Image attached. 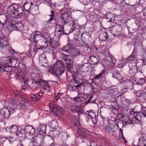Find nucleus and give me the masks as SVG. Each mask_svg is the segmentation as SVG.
I'll use <instances>...</instances> for the list:
<instances>
[{"mask_svg":"<svg viewBox=\"0 0 146 146\" xmlns=\"http://www.w3.org/2000/svg\"><path fill=\"white\" fill-rule=\"evenodd\" d=\"M8 15L14 19L20 18L23 12V7L21 5L14 3L9 6L7 10Z\"/></svg>","mask_w":146,"mask_h":146,"instance_id":"nucleus-1","label":"nucleus"},{"mask_svg":"<svg viewBox=\"0 0 146 146\" xmlns=\"http://www.w3.org/2000/svg\"><path fill=\"white\" fill-rule=\"evenodd\" d=\"M64 70V66L63 62L58 60L51 67L49 72L57 76L63 73Z\"/></svg>","mask_w":146,"mask_h":146,"instance_id":"nucleus-2","label":"nucleus"},{"mask_svg":"<svg viewBox=\"0 0 146 146\" xmlns=\"http://www.w3.org/2000/svg\"><path fill=\"white\" fill-rule=\"evenodd\" d=\"M61 57L63 60L67 64V69L68 71L71 72V70L72 69L73 66V60L70 55H67L65 54L61 53Z\"/></svg>","mask_w":146,"mask_h":146,"instance_id":"nucleus-3","label":"nucleus"},{"mask_svg":"<svg viewBox=\"0 0 146 146\" xmlns=\"http://www.w3.org/2000/svg\"><path fill=\"white\" fill-rule=\"evenodd\" d=\"M30 40L31 42H33L35 41V42L37 43H41L42 42H44L47 46L48 45V42L46 39L43 36H41L39 35H36L32 33L31 35Z\"/></svg>","mask_w":146,"mask_h":146,"instance_id":"nucleus-4","label":"nucleus"},{"mask_svg":"<svg viewBox=\"0 0 146 146\" xmlns=\"http://www.w3.org/2000/svg\"><path fill=\"white\" fill-rule=\"evenodd\" d=\"M69 84H72V85H76L77 87H79L80 88L84 87V85L83 84L84 82L82 80L75 76V75L73 76V78L69 82Z\"/></svg>","mask_w":146,"mask_h":146,"instance_id":"nucleus-5","label":"nucleus"},{"mask_svg":"<svg viewBox=\"0 0 146 146\" xmlns=\"http://www.w3.org/2000/svg\"><path fill=\"white\" fill-rule=\"evenodd\" d=\"M50 108V112L53 113L54 115H57L60 114H63L64 112V109L61 107H60L57 106H54V104H52Z\"/></svg>","mask_w":146,"mask_h":146,"instance_id":"nucleus-6","label":"nucleus"},{"mask_svg":"<svg viewBox=\"0 0 146 146\" xmlns=\"http://www.w3.org/2000/svg\"><path fill=\"white\" fill-rule=\"evenodd\" d=\"M23 9L25 11L28 12H30L33 8H35L36 9H38V7L37 5H36L35 4H33L32 2H26L24 5Z\"/></svg>","mask_w":146,"mask_h":146,"instance_id":"nucleus-7","label":"nucleus"},{"mask_svg":"<svg viewBox=\"0 0 146 146\" xmlns=\"http://www.w3.org/2000/svg\"><path fill=\"white\" fill-rule=\"evenodd\" d=\"M70 17V13L65 12L62 14L60 18V23H64V25L66 24H68L69 21L68 19Z\"/></svg>","mask_w":146,"mask_h":146,"instance_id":"nucleus-8","label":"nucleus"},{"mask_svg":"<svg viewBox=\"0 0 146 146\" xmlns=\"http://www.w3.org/2000/svg\"><path fill=\"white\" fill-rule=\"evenodd\" d=\"M11 66L9 65H3L0 66V72H6L9 76L10 75V72H11Z\"/></svg>","mask_w":146,"mask_h":146,"instance_id":"nucleus-9","label":"nucleus"},{"mask_svg":"<svg viewBox=\"0 0 146 146\" xmlns=\"http://www.w3.org/2000/svg\"><path fill=\"white\" fill-rule=\"evenodd\" d=\"M114 126L115 125L114 124H110V123H108L104 128L106 133L111 134L113 133L114 132Z\"/></svg>","mask_w":146,"mask_h":146,"instance_id":"nucleus-10","label":"nucleus"},{"mask_svg":"<svg viewBox=\"0 0 146 146\" xmlns=\"http://www.w3.org/2000/svg\"><path fill=\"white\" fill-rule=\"evenodd\" d=\"M1 119L3 117L5 119L8 118L10 115V111L7 108H3L0 111Z\"/></svg>","mask_w":146,"mask_h":146,"instance_id":"nucleus-11","label":"nucleus"},{"mask_svg":"<svg viewBox=\"0 0 146 146\" xmlns=\"http://www.w3.org/2000/svg\"><path fill=\"white\" fill-rule=\"evenodd\" d=\"M46 83L42 79L38 80H35L33 81L31 84V86L32 88H37L39 86H40L42 85L43 83Z\"/></svg>","mask_w":146,"mask_h":146,"instance_id":"nucleus-12","label":"nucleus"},{"mask_svg":"<svg viewBox=\"0 0 146 146\" xmlns=\"http://www.w3.org/2000/svg\"><path fill=\"white\" fill-rule=\"evenodd\" d=\"M24 131L25 134L30 135H32L35 133V130L31 125H27L24 128Z\"/></svg>","mask_w":146,"mask_h":146,"instance_id":"nucleus-13","label":"nucleus"},{"mask_svg":"<svg viewBox=\"0 0 146 146\" xmlns=\"http://www.w3.org/2000/svg\"><path fill=\"white\" fill-rule=\"evenodd\" d=\"M129 72L131 76H133L137 73V69L135 63H129Z\"/></svg>","mask_w":146,"mask_h":146,"instance_id":"nucleus-14","label":"nucleus"},{"mask_svg":"<svg viewBox=\"0 0 146 146\" xmlns=\"http://www.w3.org/2000/svg\"><path fill=\"white\" fill-rule=\"evenodd\" d=\"M108 35L107 32L102 30L100 31L99 33L98 38L102 41L106 40L108 38Z\"/></svg>","mask_w":146,"mask_h":146,"instance_id":"nucleus-15","label":"nucleus"},{"mask_svg":"<svg viewBox=\"0 0 146 146\" xmlns=\"http://www.w3.org/2000/svg\"><path fill=\"white\" fill-rule=\"evenodd\" d=\"M7 37L4 35L2 34L0 38V44L1 47H6L7 46Z\"/></svg>","mask_w":146,"mask_h":146,"instance_id":"nucleus-16","label":"nucleus"},{"mask_svg":"<svg viewBox=\"0 0 146 146\" xmlns=\"http://www.w3.org/2000/svg\"><path fill=\"white\" fill-rule=\"evenodd\" d=\"M111 73L113 77L115 78L118 81L122 80L123 77L119 74L118 71L114 69L112 71Z\"/></svg>","mask_w":146,"mask_h":146,"instance_id":"nucleus-17","label":"nucleus"},{"mask_svg":"<svg viewBox=\"0 0 146 146\" xmlns=\"http://www.w3.org/2000/svg\"><path fill=\"white\" fill-rule=\"evenodd\" d=\"M5 130L7 132L10 133H15L17 132L18 127L16 125H13L10 127H8L5 128Z\"/></svg>","mask_w":146,"mask_h":146,"instance_id":"nucleus-18","label":"nucleus"},{"mask_svg":"<svg viewBox=\"0 0 146 146\" xmlns=\"http://www.w3.org/2000/svg\"><path fill=\"white\" fill-rule=\"evenodd\" d=\"M91 66V65L90 63L88 62L85 63L81 66L79 70H80V71H82V72H86L88 71Z\"/></svg>","mask_w":146,"mask_h":146,"instance_id":"nucleus-19","label":"nucleus"},{"mask_svg":"<svg viewBox=\"0 0 146 146\" xmlns=\"http://www.w3.org/2000/svg\"><path fill=\"white\" fill-rule=\"evenodd\" d=\"M44 93L43 92L40 91L36 94H33L31 96V99L33 101H36L39 99L42 96V94Z\"/></svg>","mask_w":146,"mask_h":146,"instance_id":"nucleus-20","label":"nucleus"},{"mask_svg":"<svg viewBox=\"0 0 146 146\" xmlns=\"http://www.w3.org/2000/svg\"><path fill=\"white\" fill-rule=\"evenodd\" d=\"M73 44L72 43H68L66 46H63L64 50L66 52L70 53L73 50Z\"/></svg>","mask_w":146,"mask_h":146,"instance_id":"nucleus-21","label":"nucleus"},{"mask_svg":"<svg viewBox=\"0 0 146 146\" xmlns=\"http://www.w3.org/2000/svg\"><path fill=\"white\" fill-rule=\"evenodd\" d=\"M78 135H79L80 136H81V138L86 139V134L85 131L84 130H83L82 129H81L78 128L76 131Z\"/></svg>","mask_w":146,"mask_h":146,"instance_id":"nucleus-22","label":"nucleus"},{"mask_svg":"<svg viewBox=\"0 0 146 146\" xmlns=\"http://www.w3.org/2000/svg\"><path fill=\"white\" fill-rule=\"evenodd\" d=\"M106 71L104 70H103V71L100 74H98L96 75L92 79V83L93 82H94V81H93V80H95L96 81L98 80H99L101 78H102L103 75L104 74L105 72Z\"/></svg>","mask_w":146,"mask_h":146,"instance_id":"nucleus-23","label":"nucleus"},{"mask_svg":"<svg viewBox=\"0 0 146 146\" xmlns=\"http://www.w3.org/2000/svg\"><path fill=\"white\" fill-rule=\"evenodd\" d=\"M8 18H7L6 15L5 14H0V22L2 23H8Z\"/></svg>","mask_w":146,"mask_h":146,"instance_id":"nucleus-24","label":"nucleus"},{"mask_svg":"<svg viewBox=\"0 0 146 146\" xmlns=\"http://www.w3.org/2000/svg\"><path fill=\"white\" fill-rule=\"evenodd\" d=\"M40 129L39 132L40 134L43 136L46 133V125L43 124L40 126Z\"/></svg>","mask_w":146,"mask_h":146,"instance_id":"nucleus-25","label":"nucleus"},{"mask_svg":"<svg viewBox=\"0 0 146 146\" xmlns=\"http://www.w3.org/2000/svg\"><path fill=\"white\" fill-rule=\"evenodd\" d=\"M50 46L53 48H56L59 46V44L58 42L53 40V39H51L50 40Z\"/></svg>","mask_w":146,"mask_h":146,"instance_id":"nucleus-26","label":"nucleus"},{"mask_svg":"<svg viewBox=\"0 0 146 146\" xmlns=\"http://www.w3.org/2000/svg\"><path fill=\"white\" fill-rule=\"evenodd\" d=\"M11 65L12 66L17 67L19 65V62L17 58L12 57Z\"/></svg>","mask_w":146,"mask_h":146,"instance_id":"nucleus-27","label":"nucleus"},{"mask_svg":"<svg viewBox=\"0 0 146 146\" xmlns=\"http://www.w3.org/2000/svg\"><path fill=\"white\" fill-rule=\"evenodd\" d=\"M68 107L70 111L75 112L76 110H77V108H78V106L74 105L72 103H69L68 104Z\"/></svg>","mask_w":146,"mask_h":146,"instance_id":"nucleus-28","label":"nucleus"},{"mask_svg":"<svg viewBox=\"0 0 146 146\" xmlns=\"http://www.w3.org/2000/svg\"><path fill=\"white\" fill-rule=\"evenodd\" d=\"M58 27L59 28V29H58V31L57 30V31L58 32H61V33H60L58 34V37L60 38V37L61 36V34L63 35L65 34V31L64 30V25H59ZM65 34L66 35V33H65Z\"/></svg>","mask_w":146,"mask_h":146,"instance_id":"nucleus-29","label":"nucleus"},{"mask_svg":"<svg viewBox=\"0 0 146 146\" xmlns=\"http://www.w3.org/2000/svg\"><path fill=\"white\" fill-rule=\"evenodd\" d=\"M89 60L94 65L96 64L98 62V58L94 56H91L89 58Z\"/></svg>","mask_w":146,"mask_h":146,"instance_id":"nucleus-30","label":"nucleus"},{"mask_svg":"<svg viewBox=\"0 0 146 146\" xmlns=\"http://www.w3.org/2000/svg\"><path fill=\"white\" fill-rule=\"evenodd\" d=\"M18 103V101L15 99H11L9 100L8 102L9 107H13L17 105Z\"/></svg>","mask_w":146,"mask_h":146,"instance_id":"nucleus-31","label":"nucleus"},{"mask_svg":"<svg viewBox=\"0 0 146 146\" xmlns=\"http://www.w3.org/2000/svg\"><path fill=\"white\" fill-rule=\"evenodd\" d=\"M68 24L70 25V26L71 27L70 30V33H72L73 31H74L76 29V25L75 23H74L72 21H70Z\"/></svg>","mask_w":146,"mask_h":146,"instance_id":"nucleus-32","label":"nucleus"},{"mask_svg":"<svg viewBox=\"0 0 146 146\" xmlns=\"http://www.w3.org/2000/svg\"><path fill=\"white\" fill-rule=\"evenodd\" d=\"M12 58V57L11 56L4 58L3 59L4 62H3L4 65H8V64H9L11 65Z\"/></svg>","mask_w":146,"mask_h":146,"instance_id":"nucleus-33","label":"nucleus"},{"mask_svg":"<svg viewBox=\"0 0 146 146\" xmlns=\"http://www.w3.org/2000/svg\"><path fill=\"white\" fill-rule=\"evenodd\" d=\"M40 142V143L37 141H36L33 145V146H44L43 140L42 139L39 138L38 141Z\"/></svg>","mask_w":146,"mask_h":146,"instance_id":"nucleus-34","label":"nucleus"},{"mask_svg":"<svg viewBox=\"0 0 146 146\" xmlns=\"http://www.w3.org/2000/svg\"><path fill=\"white\" fill-rule=\"evenodd\" d=\"M50 127L53 129L56 128L58 126V123L56 120H53L50 123Z\"/></svg>","mask_w":146,"mask_h":146,"instance_id":"nucleus-35","label":"nucleus"},{"mask_svg":"<svg viewBox=\"0 0 146 146\" xmlns=\"http://www.w3.org/2000/svg\"><path fill=\"white\" fill-rule=\"evenodd\" d=\"M134 52L133 51L131 54L127 58V60L128 62H130L136 59V56L134 54Z\"/></svg>","mask_w":146,"mask_h":146,"instance_id":"nucleus-36","label":"nucleus"},{"mask_svg":"<svg viewBox=\"0 0 146 146\" xmlns=\"http://www.w3.org/2000/svg\"><path fill=\"white\" fill-rule=\"evenodd\" d=\"M14 27L15 28L16 30L19 31L22 29L23 25L20 23H17L15 24Z\"/></svg>","mask_w":146,"mask_h":146,"instance_id":"nucleus-37","label":"nucleus"},{"mask_svg":"<svg viewBox=\"0 0 146 146\" xmlns=\"http://www.w3.org/2000/svg\"><path fill=\"white\" fill-rule=\"evenodd\" d=\"M16 75L20 81L22 80L23 79V78L24 77L23 76V74L21 71L19 70L18 72H17Z\"/></svg>","mask_w":146,"mask_h":146,"instance_id":"nucleus-38","label":"nucleus"},{"mask_svg":"<svg viewBox=\"0 0 146 146\" xmlns=\"http://www.w3.org/2000/svg\"><path fill=\"white\" fill-rule=\"evenodd\" d=\"M86 114L90 116L91 118L96 117V115L95 113L93 112L92 110L87 111L86 112Z\"/></svg>","mask_w":146,"mask_h":146,"instance_id":"nucleus-39","label":"nucleus"},{"mask_svg":"<svg viewBox=\"0 0 146 146\" xmlns=\"http://www.w3.org/2000/svg\"><path fill=\"white\" fill-rule=\"evenodd\" d=\"M145 135L140 137L139 139V143H140V142L143 144L144 146H146V139L145 138Z\"/></svg>","mask_w":146,"mask_h":146,"instance_id":"nucleus-40","label":"nucleus"},{"mask_svg":"<svg viewBox=\"0 0 146 146\" xmlns=\"http://www.w3.org/2000/svg\"><path fill=\"white\" fill-rule=\"evenodd\" d=\"M131 101L129 99H126L125 100L124 103L123 104L124 108H127L131 104Z\"/></svg>","mask_w":146,"mask_h":146,"instance_id":"nucleus-41","label":"nucleus"},{"mask_svg":"<svg viewBox=\"0 0 146 146\" xmlns=\"http://www.w3.org/2000/svg\"><path fill=\"white\" fill-rule=\"evenodd\" d=\"M9 23V24L13 27H15V25L16 21L15 20H13L9 18L8 19V24Z\"/></svg>","mask_w":146,"mask_h":146,"instance_id":"nucleus-42","label":"nucleus"},{"mask_svg":"<svg viewBox=\"0 0 146 146\" xmlns=\"http://www.w3.org/2000/svg\"><path fill=\"white\" fill-rule=\"evenodd\" d=\"M73 99H74V101H76V102H81L84 100V98L82 97L78 96L77 97H74Z\"/></svg>","mask_w":146,"mask_h":146,"instance_id":"nucleus-43","label":"nucleus"},{"mask_svg":"<svg viewBox=\"0 0 146 146\" xmlns=\"http://www.w3.org/2000/svg\"><path fill=\"white\" fill-rule=\"evenodd\" d=\"M77 113L79 116L81 114L83 113V110L81 109L80 106H78V108H77V110H76L75 112Z\"/></svg>","mask_w":146,"mask_h":146,"instance_id":"nucleus-44","label":"nucleus"},{"mask_svg":"<svg viewBox=\"0 0 146 146\" xmlns=\"http://www.w3.org/2000/svg\"><path fill=\"white\" fill-rule=\"evenodd\" d=\"M93 97V96L92 95H91L90 96V97L89 98L88 100L87 101H86L85 102V104H87L90 103H94L96 101L95 99L94 100H91Z\"/></svg>","mask_w":146,"mask_h":146,"instance_id":"nucleus-45","label":"nucleus"},{"mask_svg":"<svg viewBox=\"0 0 146 146\" xmlns=\"http://www.w3.org/2000/svg\"><path fill=\"white\" fill-rule=\"evenodd\" d=\"M143 60V59H139L137 60L136 62V66H142Z\"/></svg>","mask_w":146,"mask_h":146,"instance_id":"nucleus-46","label":"nucleus"},{"mask_svg":"<svg viewBox=\"0 0 146 146\" xmlns=\"http://www.w3.org/2000/svg\"><path fill=\"white\" fill-rule=\"evenodd\" d=\"M72 123L76 127L79 126L80 125V122L77 119H75L72 120Z\"/></svg>","mask_w":146,"mask_h":146,"instance_id":"nucleus-47","label":"nucleus"},{"mask_svg":"<svg viewBox=\"0 0 146 146\" xmlns=\"http://www.w3.org/2000/svg\"><path fill=\"white\" fill-rule=\"evenodd\" d=\"M110 60V61L113 64H114L115 62V58L111 55H109L108 57Z\"/></svg>","mask_w":146,"mask_h":146,"instance_id":"nucleus-48","label":"nucleus"},{"mask_svg":"<svg viewBox=\"0 0 146 146\" xmlns=\"http://www.w3.org/2000/svg\"><path fill=\"white\" fill-rule=\"evenodd\" d=\"M42 46H40L36 44L35 45V47L34 48V51H37L38 49H40L42 48Z\"/></svg>","mask_w":146,"mask_h":146,"instance_id":"nucleus-49","label":"nucleus"},{"mask_svg":"<svg viewBox=\"0 0 146 146\" xmlns=\"http://www.w3.org/2000/svg\"><path fill=\"white\" fill-rule=\"evenodd\" d=\"M16 134L17 135L19 136V138H24L25 137V134L23 133H22L20 131L17 132Z\"/></svg>","mask_w":146,"mask_h":146,"instance_id":"nucleus-50","label":"nucleus"},{"mask_svg":"<svg viewBox=\"0 0 146 146\" xmlns=\"http://www.w3.org/2000/svg\"><path fill=\"white\" fill-rule=\"evenodd\" d=\"M38 139H38L36 137H33L31 139V143L32 145H33V143H34L37 141H36V140L37 141H38Z\"/></svg>","mask_w":146,"mask_h":146,"instance_id":"nucleus-51","label":"nucleus"},{"mask_svg":"<svg viewBox=\"0 0 146 146\" xmlns=\"http://www.w3.org/2000/svg\"><path fill=\"white\" fill-rule=\"evenodd\" d=\"M16 67H15L14 66L11 67V72H10V74H17V69L16 68Z\"/></svg>","mask_w":146,"mask_h":146,"instance_id":"nucleus-52","label":"nucleus"},{"mask_svg":"<svg viewBox=\"0 0 146 146\" xmlns=\"http://www.w3.org/2000/svg\"><path fill=\"white\" fill-rule=\"evenodd\" d=\"M135 119L138 121H139L141 120V115L140 114V113L139 112L135 116Z\"/></svg>","mask_w":146,"mask_h":146,"instance_id":"nucleus-53","label":"nucleus"},{"mask_svg":"<svg viewBox=\"0 0 146 146\" xmlns=\"http://www.w3.org/2000/svg\"><path fill=\"white\" fill-rule=\"evenodd\" d=\"M19 67L20 68L22 71H25L26 69V67L25 64L23 63H21V64L19 63Z\"/></svg>","mask_w":146,"mask_h":146,"instance_id":"nucleus-54","label":"nucleus"},{"mask_svg":"<svg viewBox=\"0 0 146 146\" xmlns=\"http://www.w3.org/2000/svg\"><path fill=\"white\" fill-rule=\"evenodd\" d=\"M92 119V121L94 125H97V118H96V117H93L91 118Z\"/></svg>","mask_w":146,"mask_h":146,"instance_id":"nucleus-55","label":"nucleus"},{"mask_svg":"<svg viewBox=\"0 0 146 146\" xmlns=\"http://www.w3.org/2000/svg\"><path fill=\"white\" fill-rule=\"evenodd\" d=\"M70 86L74 91H76L78 89V88H80L79 87H77L76 85H72V84H70Z\"/></svg>","mask_w":146,"mask_h":146,"instance_id":"nucleus-56","label":"nucleus"},{"mask_svg":"<svg viewBox=\"0 0 146 146\" xmlns=\"http://www.w3.org/2000/svg\"><path fill=\"white\" fill-rule=\"evenodd\" d=\"M50 89L46 88H42L41 91H43L44 93H48L50 92Z\"/></svg>","mask_w":146,"mask_h":146,"instance_id":"nucleus-57","label":"nucleus"},{"mask_svg":"<svg viewBox=\"0 0 146 146\" xmlns=\"http://www.w3.org/2000/svg\"><path fill=\"white\" fill-rule=\"evenodd\" d=\"M44 81L46 82V83H45L44 84V83L42 84V86H44V87L43 88H46L50 89L51 86L48 83H47V81Z\"/></svg>","mask_w":146,"mask_h":146,"instance_id":"nucleus-58","label":"nucleus"},{"mask_svg":"<svg viewBox=\"0 0 146 146\" xmlns=\"http://www.w3.org/2000/svg\"><path fill=\"white\" fill-rule=\"evenodd\" d=\"M137 69V73L138 72L141 73H143V72L142 70V66H136Z\"/></svg>","mask_w":146,"mask_h":146,"instance_id":"nucleus-59","label":"nucleus"},{"mask_svg":"<svg viewBox=\"0 0 146 146\" xmlns=\"http://www.w3.org/2000/svg\"><path fill=\"white\" fill-rule=\"evenodd\" d=\"M51 15H49V16H51V17L50 18V19L47 21V22H48L49 21H52L53 19V17H54V13L53 11H51Z\"/></svg>","mask_w":146,"mask_h":146,"instance_id":"nucleus-60","label":"nucleus"},{"mask_svg":"<svg viewBox=\"0 0 146 146\" xmlns=\"http://www.w3.org/2000/svg\"><path fill=\"white\" fill-rule=\"evenodd\" d=\"M135 109H131L130 111V113L131 114H132L133 115H134L135 114H137L139 112L138 111H134Z\"/></svg>","mask_w":146,"mask_h":146,"instance_id":"nucleus-61","label":"nucleus"},{"mask_svg":"<svg viewBox=\"0 0 146 146\" xmlns=\"http://www.w3.org/2000/svg\"><path fill=\"white\" fill-rule=\"evenodd\" d=\"M135 123V122L131 120H128L125 122V124H133Z\"/></svg>","mask_w":146,"mask_h":146,"instance_id":"nucleus-62","label":"nucleus"},{"mask_svg":"<svg viewBox=\"0 0 146 146\" xmlns=\"http://www.w3.org/2000/svg\"><path fill=\"white\" fill-rule=\"evenodd\" d=\"M45 52L48 53H53V51L49 48H46Z\"/></svg>","mask_w":146,"mask_h":146,"instance_id":"nucleus-63","label":"nucleus"},{"mask_svg":"<svg viewBox=\"0 0 146 146\" xmlns=\"http://www.w3.org/2000/svg\"><path fill=\"white\" fill-rule=\"evenodd\" d=\"M6 140V139L4 137L0 138V144H2Z\"/></svg>","mask_w":146,"mask_h":146,"instance_id":"nucleus-64","label":"nucleus"}]
</instances>
